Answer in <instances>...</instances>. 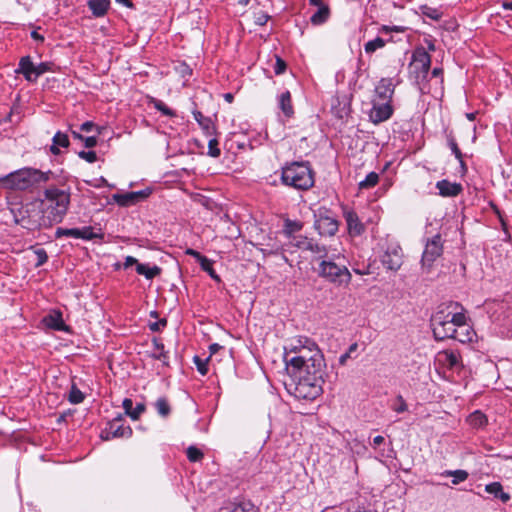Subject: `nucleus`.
<instances>
[{
	"mask_svg": "<svg viewBox=\"0 0 512 512\" xmlns=\"http://www.w3.org/2000/svg\"><path fill=\"white\" fill-rule=\"evenodd\" d=\"M88 6L95 17H102L107 13L110 0H90Z\"/></svg>",
	"mask_w": 512,
	"mask_h": 512,
	"instance_id": "a878e982",
	"label": "nucleus"
},
{
	"mask_svg": "<svg viewBox=\"0 0 512 512\" xmlns=\"http://www.w3.org/2000/svg\"><path fill=\"white\" fill-rule=\"evenodd\" d=\"M43 323L46 327L56 331H67L68 327L63 321L62 313L58 310H53L43 318Z\"/></svg>",
	"mask_w": 512,
	"mask_h": 512,
	"instance_id": "a211bd4d",
	"label": "nucleus"
},
{
	"mask_svg": "<svg viewBox=\"0 0 512 512\" xmlns=\"http://www.w3.org/2000/svg\"><path fill=\"white\" fill-rule=\"evenodd\" d=\"M284 362L288 374L295 372H323L324 358L315 342L308 338H299L297 345L285 348Z\"/></svg>",
	"mask_w": 512,
	"mask_h": 512,
	"instance_id": "7ed1b4c3",
	"label": "nucleus"
},
{
	"mask_svg": "<svg viewBox=\"0 0 512 512\" xmlns=\"http://www.w3.org/2000/svg\"><path fill=\"white\" fill-rule=\"evenodd\" d=\"M443 362L449 369H458L461 366L460 355L454 351L443 352Z\"/></svg>",
	"mask_w": 512,
	"mask_h": 512,
	"instance_id": "c85d7f7f",
	"label": "nucleus"
},
{
	"mask_svg": "<svg viewBox=\"0 0 512 512\" xmlns=\"http://www.w3.org/2000/svg\"><path fill=\"white\" fill-rule=\"evenodd\" d=\"M436 188L439 191V195L442 197H456L463 190V187L460 183H452L447 179L438 181L436 183Z\"/></svg>",
	"mask_w": 512,
	"mask_h": 512,
	"instance_id": "dca6fc26",
	"label": "nucleus"
},
{
	"mask_svg": "<svg viewBox=\"0 0 512 512\" xmlns=\"http://www.w3.org/2000/svg\"><path fill=\"white\" fill-rule=\"evenodd\" d=\"M269 18H270V16L268 14L261 13L260 15H258L256 17L255 23L259 26H263L267 23Z\"/></svg>",
	"mask_w": 512,
	"mask_h": 512,
	"instance_id": "bf43d9fd",
	"label": "nucleus"
},
{
	"mask_svg": "<svg viewBox=\"0 0 512 512\" xmlns=\"http://www.w3.org/2000/svg\"><path fill=\"white\" fill-rule=\"evenodd\" d=\"M278 107L286 118L294 115L291 93L287 90L278 96Z\"/></svg>",
	"mask_w": 512,
	"mask_h": 512,
	"instance_id": "aec40b11",
	"label": "nucleus"
},
{
	"mask_svg": "<svg viewBox=\"0 0 512 512\" xmlns=\"http://www.w3.org/2000/svg\"><path fill=\"white\" fill-rule=\"evenodd\" d=\"M442 252L441 236L437 234L426 242L421 259L422 265L430 268L433 262L441 256Z\"/></svg>",
	"mask_w": 512,
	"mask_h": 512,
	"instance_id": "9b49d317",
	"label": "nucleus"
},
{
	"mask_svg": "<svg viewBox=\"0 0 512 512\" xmlns=\"http://www.w3.org/2000/svg\"><path fill=\"white\" fill-rule=\"evenodd\" d=\"M398 400L400 401V405L398 407H394L393 409L397 413H402L407 410V405H406L404 399L402 398V396H398Z\"/></svg>",
	"mask_w": 512,
	"mask_h": 512,
	"instance_id": "052dcab7",
	"label": "nucleus"
},
{
	"mask_svg": "<svg viewBox=\"0 0 512 512\" xmlns=\"http://www.w3.org/2000/svg\"><path fill=\"white\" fill-rule=\"evenodd\" d=\"M395 86L391 78H382L375 87V96L380 102H392Z\"/></svg>",
	"mask_w": 512,
	"mask_h": 512,
	"instance_id": "4468645a",
	"label": "nucleus"
},
{
	"mask_svg": "<svg viewBox=\"0 0 512 512\" xmlns=\"http://www.w3.org/2000/svg\"><path fill=\"white\" fill-rule=\"evenodd\" d=\"M485 491L489 494L494 495L495 498L500 499L503 503L510 500V495L503 491V487L500 482H492L485 486Z\"/></svg>",
	"mask_w": 512,
	"mask_h": 512,
	"instance_id": "b1692460",
	"label": "nucleus"
},
{
	"mask_svg": "<svg viewBox=\"0 0 512 512\" xmlns=\"http://www.w3.org/2000/svg\"><path fill=\"white\" fill-rule=\"evenodd\" d=\"M201 269L208 273V275L216 282H221L220 276L216 273L213 268V261L206 256L199 262Z\"/></svg>",
	"mask_w": 512,
	"mask_h": 512,
	"instance_id": "473e14b6",
	"label": "nucleus"
},
{
	"mask_svg": "<svg viewBox=\"0 0 512 512\" xmlns=\"http://www.w3.org/2000/svg\"><path fill=\"white\" fill-rule=\"evenodd\" d=\"M70 205V193L50 186L44 190V198L38 201L39 213L37 219H29L32 228H50L62 222Z\"/></svg>",
	"mask_w": 512,
	"mask_h": 512,
	"instance_id": "f03ea898",
	"label": "nucleus"
},
{
	"mask_svg": "<svg viewBox=\"0 0 512 512\" xmlns=\"http://www.w3.org/2000/svg\"><path fill=\"white\" fill-rule=\"evenodd\" d=\"M313 239L311 238H308L306 236H296V237H293V239L290 241V243L303 250V251H308L309 247H311V242H312Z\"/></svg>",
	"mask_w": 512,
	"mask_h": 512,
	"instance_id": "ea45409f",
	"label": "nucleus"
},
{
	"mask_svg": "<svg viewBox=\"0 0 512 512\" xmlns=\"http://www.w3.org/2000/svg\"><path fill=\"white\" fill-rule=\"evenodd\" d=\"M185 254L189 255V256H192L193 258H195V260L199 263L201 261V259H203L205 256L202 255L200 252L192 249V248H188L186 251H185Z\"/></svg>",
	"mask_w": 512,
	"mask_h": 512,
	"instance_id": "4d7b16f0",
	"label": "nucleus"
},
{
	"mask_svg": "<svg viewBox=\"0 0 512 512\" xmlns=\"http://www.w3.org/2000/svg\"><path fill=\"white\" fill-rule=\"evenodd\" d=\"M54 177L51 170L42 171L33 167H24L0 177V187L14 191H32L46 184Z\"/></svg>",
	"mask_w": 512,
	"mask_h": 512,
	"instance_id": "20e7f679",
	"label": "nucleus"
},
{
	"mask_svg": "<svg viewBox=\"0 0 512 512\" xmlns=\"http://www.w3.org/2000/svg\"><path fill=\"white\" fill-rule=\"evenodd\" d=\"M281 182L296 190L306 191L314 186V171L308 161L286 163L281 168Z\"/></svg>",
	"mask_w": 512,
	"mask_h": 512,
	"instance_id": "39448f33",
	"label": "nucleus"
},
{
	"mask_svg": "<svg viewBox=\"0 0 512 512\" xmlns=\"http://www.w3.org/2000/svg\"><path fill=\"white\" fill-rule=\"evenodd\" d=\"M344 218L347 223L348 231L353 236L361 235L365 228L361 223L357 213L353 210H347L344 212Z\"/></svg>",
	"mask_w": 512,
	"mask_h": 512,
	"instance_id": "f3484780",
	"label": "nucleus"
},
{
	"mask_svg": "<svg viewBox=\"0 0 512 512\" xmlns=\"http://www.w3.org/2000/svg\"><path fill=\"white\" fill-rule=\"evenodd\" d=\"M347 263L344 255L332 254L327 259L320 261L317 269L318 275L335 286L347 287L352 280Z\"/></svg>",
	"mask_w": 512,
	"mask_h": 512,
	"instance_id": "423d86ee",
	"label": "nucleus"
},
{
	"mask_svg": "<svg viewBox=\"0 0 512 512\" xmlns=\"http://www.w3.org/2000/svg\"><path fill=\"white\" fill-rule=\"evenodd\" d=\"M153 346L155 352L152 354V357L162 361L164 365H168V353L164 350V344L155 338L153 339Z\"/></svg>",
	"mask_w": 512,
	"mask_h": 512,
	"instance_id": "c756f323",
	"label": "nucleus"
},
{
	"mask_svg": "<svg viewBox=\"0 0 512 512\" xmlns=\"http://www.w3.org/2000/svg\"><path fill=\"white\" fill-rule=\"evenodd\" d=\"M186 454L188 460L191 462H198L204 457L203 452L195 446H189Z\"/></svg>",
	"mask_w": 512,
	"mask_h": 512,
	"instance_id": "a18cd8bd",
	"label": "nucleus"
},
{
	"mask_svg": "<svg viewBox=\"0 0 512 512\" xmlns=\"http://www.w3.org/2000/svg\"><path fill=\"white\" fill-rule=\"evenodd\" d=\"M394 109L391 103L372 100V107L369 111V119L373 124H380L387 121L393 115Z\"/></svg>",
	"mask_w": 512,
	"mask_h": 512,
	"instance_id": "f8f14e48",
	"label": "nucleus"
},
{
	"mask_svg": "<svg viewBox=\"0 0 512 512\" xmlns=\"http://www.w3.org/2000/svg\"><path fill=\"white\" fill-rule=\"evenodd\" d=\"M467 422L471 427L479 429L487 425L488 419L482 411L476 410L467 417Z\"/></svg>",
	"mask_w": 512,
	"mask_h": 512,
	"instance_id": "bb28decb",
	"label": "nucleus"
},
{
	"mask_svg": "<svg viewBox=\"0 0 512 512\" xmlns=\"http://www.w3.org/2000/svg\"><path fill=\"white\" fill-rule=\"evenodd\" d=\"M431 326L435 340L455 339L461 343L471 341V333L459 335L458 328L466 326L464 308L458 302L443 303L431 317Z\"/></svg>",
	"mask_w": 512,
	"mask_h": 512,
	"instance_id": "f257e3e1",
	"label": "nucleus"
},
{
	"mask_svg": "<svg viewBox=\"0 0 512 512\" xmlns=\"http://www.w3.org/2000/svg\"><path fill=\"white\" fill-rule=\"evenodd\" d=\"M330 16V9L327 5L321 6L318 10L311 16L310 21L313 25H321L325 23Z\"/></svg>",
	"mask_w": 512,
	"mask_h": 512,
	"instance_id": "cd10ccee",
	"label": "nucleus"
},
{
	"mask_svg": "<svg viewBox=\"0 0 512 512\" xmlns=\"http://www.w3.org/2000/svg\"><path fill=\"white\" fill-rule=\"evenodd\" d=\"M219 142L216 138H211L208 142V155L213 158H218L221 154V150L218 147Z\"/></svg>",
	"mask_w": 512,
	"mask_h": 512,
	"instance_id": "49530a36",
	"label": "nucleus"
},
{
	"mask_svg": "<svg viewBox=\"0 0 512 512\" xmlns=\"http://www.w3.org/2000/svg\"><path fill=\"white\" fill-rule=\"evenodd\" d=\"M136 272L144 276L147 280H153L162 273V269L157 265L149 266V264L140 263L136 266Z\"/></svg>",
	"mask_w": 512,
	"mask_h": 512,
	"instance_id": "4be33fe9",
	"label": "nucleus"
},
{
	"mask_svg": "<svg viewBox=\"0 0 512 512\" xmlns=\"http://www.w3.org/2000/svg\"><path fill=\"white\" fill-rule=\"evenodd\" d=\"M84 399L85 395L83 392L78 389L75 383H73L68 396L69 402L72 404H80Z\"/></svg>",
	"mask_w": 512,
	"mask_h": 512,
	"instance_id": "58836bf2",
	"label": "nucleus"
},
{
	"mask_svg": "<svg viewBox=\"0 0 512 512\" xmlns=\"http://www.w3.org/2000/svg\"><path fill=\"white\" fill-rule=\"evenodd\" d=\"M405 30H406V27H404V26H398V25L391 26V32L403 33V32H405Z\"/></svg>",
	"mask_w": 512,
	"mask_h": 512,
	"instance_id": "774afa93",
	"label": "nucleus"
},
{
	"mask_svg": "<svg viewBox=\"0 0 512 512\" xmlns=\"http://www.w3.org/2000/svg\"><path fill=\"white\" fill-rule=\"evenodd\" d=\"M34 253L36 255V262H35L36 268L44 265L47 262L48 255H47V252L45 249L37 248V249H35Z\"/></svg>",
	"mask_w": 512,
	"mask_h": 512,
	"instance_id": "de8ad7c7",
	"label": "nucleus"
},
{
	"mask_svg": "<svg viewBox=\"0 0 512 512\" xmlns=\"http://www.w3.org/2000/svg\"><path fill=\"white\" fill-rule=\"evenodd\" d=\"M53 145L50 147V151L54 155L60 154L59 147L67 148L70 144L68 135L61 131L56 132L53 136Z\"/></svg>",
	"mask_w": 512,
	"mask_h": 512,
	"instance_id": "5701e85b",
	"label": "nucleus"
},
{
	"mask_svg": "<svg viewBox=\"0 0 512 512\" xmlns=\"http://www.w3.org/2000/svg\"><path fill=\"white\" fill-rule=\"evenodd\" d=\"M379 181V175L376 172H370L364 180L359 182V189H370L377 185Z\"/></svg>",
	"mask_w": 512,
	"mask_h": 512,
	"instance_id": "c9c22d12",
	"label": "nucleus"
},
{
	"mask_svg": "<svg viewBox=\"0 0 512 512\" xmlns=\"http://www.w3.org/2000/svg\"><path fill=\"white\" fill-rule=\"evenodd\" d=\"M384 442V437L381 435L375 436L372 440L373 447H378Z\"/></svg>",
	"mask_w": 512,
	"mask_h": 512,
	"instance_id": "0e129e2a",
	"label": "nucleus"
},
{
	"mask_svg": "<svg viewBox=\"0 0 512 512\" xmlns=\"http://www.w3.org/2000/svg\"><path fill=\"white\" fill-rule=\"evenodd\" d=\"M122 407L125 414L128 415L132 420L139 419L140 415L145 411L146 407L144 403H137L133 407V401L130 398H125L122 402Z\"/></svg>",
	"mask_w": 512,
	"mask_h": 512,
	"instance_id": "6ab92c4d",
	"label": "nucleus"
},
{
	"mask_svg": "<svg viewBox=\"0 0 512 512\" xmlns=\"http://www.w3.org/2000/svg\"><path fill=\"white\" fill-rule=\"evenodd\" d=\"M302 228L303 223L301 221L287 218L284 220L283 234L291 241L293 237H296L294 234L301 231Z\"/></svg>",
	"mask_w": 512,
	"mask_h": 512,
	"instance_id": "393cba45",
	"label": "nucleus"
},
{
	"mask_svg": "<svg viewBox=\"0 0 512 512\" xmlns=\"http://www.w3.org/2000/svg\"><path fill=\"white\" fill-rule=\"evenodd\" d=\"M149 194H150V191H148V190H140V191L131 192V195H133L136 202L145 199L146 197L149 196Z\"/></svg>",
	"mask_w": 512,
	"mask_h": 512,
	"instance_id": "5fc2aeb1",
	"label": "nucleus"
},
{
	"mask_svg": "<svg viewBox=\"0 0 512 512\" xmlns=\"http://www.w3.org/2000/svg\"><path fill=\"white\" fill-rule=\"evenodd\" d=\"M193 116L195 121L199 124L207 136H212L215 134L216 128L210 117H205L200 111L197 110L193 111Z\"/></svg>",
	"mask_w": 512,
	"mask_h": 512,
	"instance_id": "412c9836",
	"label": "nucleus"
},
{
	"mask_svg": "<svg viewBox=\"0 0 512 512\" xmlns=\"http://www.w3.org/2000/svg\"><path fill=\"white\" fill-rule=\"evenodd\" d=\"M308 251H310L314 254H317L321 260L327 259V257H330V255H328V253H327L326 247L318 244L314 240H312L311 247H309Z\"/></svg>",
	"mask_w": 512,
	"mask_h": 512,
	"instance_id": "37998d69",
	"label": "nucleus"
},
{
	"mask_svg": "<svg viewBox=\"0 0 512 512\" xmlns=\"http://www.w3.org/2000/svg\"><path fill=\"white\" fill-rule=\"evenodd\" d=\"M351 358V354L349 352H345L344 354H342L340 357H339V363L341 365H345L347 360Z\"/></svg>",
	"mask_w": 512,
	"mask_h": 512,
	"instance_id": "69168bd1",
	"label": "nucleus"
},
{
	"mask_svg": "<svg viewBox=\"0 0 512 512\" xmlns=\"http://www.w3.org/2000/svg\"><path fill=\"white\" fill-rule=\"evenodd\" d=\"M95 127V124L91 121H86L80 126V130L84 132H90Z\"/></svg>",
	"mask_w": 512,
	"mask_h": 512,
	"instance_id": "e2e57ef3",
	"label": "nucleus"
},
{
	"mask_svg": "<svg viewBox=\"0 0 512 512\" xmlns=\"http://www.w3.org/2000/svg\"><path fill=\"white\" fill-rule=\"evenodd\" d=\"M31 37H32V39H34L36 41L44 42V36H42L35 30L31 32Z\"/></svg>",
	"mask_w": 512,
	"mask_h": 512,
	"instance_id": "338daca9",
	"label": "nucleus"
},
{
	"mask_svg": "<svg viewBox=\"0 0 512 512\" xmlns=\"http://www.w3.org/2000/svg\"><path fill=\"white\" fill-rule=\"evenodd\" d=\"M193 361L197 367L198 372L201 375L204 376L208 373L207 362L209 361V358L203 360L202 358H200L199 356L196 355V356H194Z\"/></svg>",
	"mask_w": 512,
	"mask_h": 512,
	"instance_id": "09e8293b",
	"label": "nucleus"
},
{
	"mask_svg": "<svg viewBox=\"0 0 512 512\" xmlns=\"http://www.w3.org/2000/svg\"><path fill=\"white\" fill-rule=\"evenodd\" d=\"M447 142H448V146L450 147L452 153L455 155L456 159L460 162L461 167L466 169L465 162L463 160V154H462L461 150L459 149L452 132L447 134Z\"/></svg>",
	"mask_w": 512,
	"mask_h": 512,
	"instance_id": "2f4dec72",
	"label": "nucleus"
},
{
	"mask_svg": "<svg viewBox=\"0 0 512 512\" xmlns=\"http://www.w3.org/2000/svg\"><path fill=\"white\" fill-rule=\"evenodd\" d=\"M154 406L161 417L165 418L169 416L171 412V407L166 397L158 398Z\"/></svg>",
	"mask_w": 512,
	"mask_h": 512,
	"instance_id": "f704fd0d",
	"label": "nucleus"
},
{
	"mask_svg": "<svg viewBox=\"0 0 512 512\" xmlns=\"http://www.w3.org/2000/svg\"><path fill=\"white\" fill-rule=\"evenodd\" d=\"M287 64L286 62L279 56H276V62L274 65V72L276 75H281L286 71Z\"/></svg>",
	"mask_w": 512,
	"mask_h": 512,
	"instance_id": "8fccbe9b",
	"label": "nucleus"
},
{
	"mask_svg": "<svg viewBox=\"0 0 512 512\" xmlns=\"http://www.w3.org/2000/svg\"><path fill=\"white\" fill-rule=\"evenodd\" d=\"M36 71L37 65L32 62L30 56L22 57L16 69V73L23 74L24 78L29 82L37 81Z\"/></svg>",
	"mask_w": 512,
	"mask_h": 512,
	"instance_id": "2eb2a0df",
	"label": "nucleus"
},
{
	"mask_svg": "<svg viewBox=\"0 0 512 512\" xmlns=\"http://www.w3.org/2000/svg\"><path fill=\"white\" fill-rule=\"evenodd\" d=\"M122 421L123 418L121 415L109 421L100 433L101 439L109 441L114 438H130L132 436V428L130 426H124Z\"/></svg>",
	"mask_w": 512,
	"mask_h": 512,
	"instance_id": "1a4fd4ad",
	"label": "nucleus"
},
{
	"mask_svg": "<svg viewBox=\"0 0 512 512\" xmlns=\"http://www.w3.org/2000/svg\"><path fill=\"white\" fill-rule=\"evenodd\" d=\"M63 236L80 239V236H81L80 229L79 228H62V227L57 228L56 232H55V237L61 238Z\"/></svg>",
	"mask_w": 512,
	"mask_h": 512,
	"instance_id": "79ce46f5",
	"label": "nucleus"
},
{
	"mask_svg": "<svg viewBox=\"0 0 512 512\" xmlns=\"http://www.w3.org/2000/svg\"><path fill=\"white\" fill-rule=\"evenodd\" d=\"M166 325H167V320L165 318H163L157 322L150 323L149 328L153 332H159Z\"/></svg>",
	"mask_w": 512,
	"mask_h": 512,
	"instance_id": "603ef678",
	"label": "nucleus"
},
{
	"mask_svg": "<svg viewBox=\"0 0 512 512\" xmlns=\"http://www.w3.org/2000/svg\"><path fill=\"white\" fill-rule=\"evenodd\" d=\"M113 199L118 205L124 207L137 203L133 195H131V192L124 194H114Z\"/></svg>",
	"mask_w": 512,
	"mask_h": 512,
	"instance_id": "a19ab883",
	"label": "nucleus"
},
{
	"mask_svg": "<svg viewBox=\"0 0 512 512\" xmlns=\"http://www.w3.org/2000/svg\"><path fill=\"white\" fill-rule=\"evenodd\" d=\"M430 67V54L424 47H417L412 54V60L409 64V73L410 78L414 81L422 94L428 92L426 80L428 78Z\"/></svg>",
	"mask_w": 512,
	"mask_h": 512,
	"instance_id": "6e6552de",
	"label": "nucleus"
},
{
	"mask_svg": "<svg viewBox=\"0 0 512 512\" xmlns=\"http://www.w3.org/2000/svg\"><path fill=\"white\" fill-rule=\"evenodd\" d=\"M78 156L86 160L88 163H94L97 160V155L94 151H80Z\"/></svg>",
	"mask_w": 512,
	"mask_h": 512,
	"instance_id": "3c124183",
	"label": "nucleus"
},
{
	"mask_svg": "<svg viewBox=\"0 0 512 512\" xmlns=\"http://www.w3.org/2000/svg\"><path fill=\"white\" fill-rule=\"evenodd\" d=\"M432 77L440 78V83H443V69L435 67L431 72Z\"/></svg>",
	"mask_w": 512,
	"mask_h": 512,
	"instance_id": "680f3d73",
	"label": "nucleus"
},
{
	"mask_svg": "<svg viewBox=\"0 0 512 512\" xmlns=\"http://www.w3.org/2000/svg\"><path fill=\"white\" fill-rule=\"evenodd\" d=\"M324 372L306 371L288 374L291 383L289 384L291 393L299 399H315L322 391Z\"/></svg>",
	"mask_w": 512,
	"mask_h": 512,
	"instance_id": "0eeeda50",
	"label": "nucleus"
},
{
	"mask_svg": "<svg viewBox=\"0 0 512 512\" xmlns=\"http://www.w3.org/2000/svg\"><path fill=\"white\" fill-rule=\"evenodd\" d=\"M150 103L153 104L154 108L161 112L163 115L168 117L176 116V112L169 108L163 101L156 98H152Z\"/></svg>",
	"mask_w": 512,
	"mask_h": 512,
	"instance_id": "e433bc0d",
	"label": "nucleus"
},
{
	"mask_svg": "<svg viewBox=\"0 0 512 512\" xmlns=\"http://www.w3.org/2000/svg\"><path fill=\"white\" fill-rule=\"evenodd\" d=\"M421 12L424 16L432 19V20H435V21H438L441 19L442 17V12H440L438 9L436 8H432V7H429L427 5H424V6H421Z\"/></svg>",
	"mask_w": 512,
	"mask_h": 512,
	"instance_id": "c03bdc74",
	"label": "nucleus"
},
{
	"mask_svg": "<svg viewBox=\"0 0 512 512\" xmlns=\"http://www.w3.org/2000/svg\"><path fill=\"white\" fill-rule=\"evenodd\" d=\"M386 45V41L381 37H376L375 39L368 41L364 45L365 52L367 54H372L376 50L383 48Z\"/></svg>",
	"mask_w": 512,
	"mask_h": 512,
	"instance_id": "4c0bfd02",
	"label": "nucleus"
},
{
	"mask_svg": "<svg viewBox=\"0 0 512 512\" xmlns=\"http://www.w3.org/2000/svg\"><path fill=\"white\" fill-rule=\"evenodd\" d=\"M326 213L327 211L322 209L314 213V227L322 236H333L338 231V221Z\"/></svg>",
	"mask_w": 512,
	"mask_h": 512,
	"instance_id": "9d476101",
	"label": "nucleus"
},
{
	"mask_svg": "<svg viewBox=\"0 0 512 512\" xmlns=\"http://www.w3.org/2000/svg\"><path fill=\"white\" fill-rule=\"evenodd\" d=\"M51 68H50V63L48 62H41L40 64L37 65V71H36V76H41L42 74L50 71Z\"/></svg>",
	"mask_w": 512,
	"mask_h": 512,
	"instance_id": "864d4df0",
	"label": "nucleus"
},
{
	"mask_svg": "<svg viewBox=\"0 0 512 512\" xmlns=\"http://www.w3.org/2000/svg\"><path fill=\"white\" fill-rule=\"evenodd\" d=\"M383 265L393 271H397L402 265V249L400 246L389 247L382 256Z\"/></svg>",
	"mask_w": 512,
	"mask_h": 512,
	"instance_id": "ddd939ff",
	"label": "nucleus"
},
{
	"mask_svg": "<svg viewBox=\"0 0 512 512\" xmlns=\"http://www.w3.org/2000/svg\"><path fill=\"white\" fill-rule=\"evenodd\" d=\"M83 142H84V146L86 148H93L97 145V137H95V136L84 137Z\"/></svg>",
	"mask_w": 512,
	"mask_h": 512,
	"instance_id": "13d9d810",
	"label": "nucleus"
},
{
	"mask_svg": "<svg viewBox=\"0 0 512 512\" xmlns=\"http://www.w3.org/2000/svg\"><path fill=\"white\" fill-rule=\"evenodd\" d=\"M139 264H140V263H139V261H138L135 257H133V256H127V257L125 258L124 263H123V267H124V269H128L129 267H131V266H133V265H135V267H136V266H138Z\"/></svg>",
	"mask_w": 512,
	"mask_h": 512,
	"instance_id": "6e6d98bb",
	"label": "nucleus"
},
{
	"mask_svg": "<svg viewBox=\"0 0 512 512\" xmlns=\"http://www.w3.org/2000/svg\"><path fill=\"white\" fill-rule=\"evenodd\" d=\"M442 475L453 477V479H452L453 485H458L459 483L464 482L465 480H467V478L469 476L467 471L461 470V469L446 470L445 472L442 473Z\"/></svg>",
	"mask_w": 512,
	"mask_h": 512,
	"instance_id": "72a5a7b5",
	"label": "nucleus"
},
{
	"mask_svg": "<svg viewBox=\"0 0 512 512\" xmlns=\"http://www.w3.org/2000/svg\"><path fill=\"white\" fill-rule=\"evenodd\" d=\"M80 229V239L83 240H94V239H100L103 240L104 233L101 232V229H98V232H95L93 227L91 226H84Z\"/></svg>",
	"mask_w": 512,
	"mask_h": 512,
	"instance_id": "7c9ffc66",
	"label": "nucleus"
}]
</instances>
